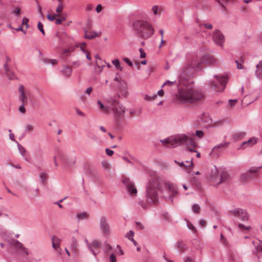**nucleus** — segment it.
Segmentation results:
<instances>
[{
    "label": "nucleus",
    "mask_w": 262,
    "mask_h": 262,
    "mask_svg": "<svg viewBox=\"0 0 262 262\" xmlns=\"http://www.w3.org/2000/svg\"><path fill=\"white\" fill-rule=\"evenodd\" d=\"M257 138L255 137H252L249 139L248 141L244 142L241 145L240 148L244 149L245 145L251 146L256 143Z\"/></svg>",
    "instance_id": "18"
},
{
    "label": "nucleus",
    "mask_w": 262,
    "mask_h": 262,
    "mask_svg": "<svg viewBox=\"0 0 262 262\" xmlns=\"http://www.w3.org/2000/svg\"><path fill=\"white\" fill-rule=\"evenodd\" d=\"M102 166L106 169H109V164L105 162H103L102 163Z\"/></svg>",
    "instance_id": "56"
},
{
    "label": "nucleus",
    "mask_w": 262,
    "mask_h": 262,
    "mask_svg": "<svg viewBox=\"0 0 262 262\" xmlns=\"http://www.w3.org/2000/svg\"><path fill=\"white\" fill-rule=\"evenodd\" d=\"M37 28H38V30L41 32V33L43 35H45V31H44V29H43V25H42V24L40 21H39L37 23Z\"/></svg>",
    "instance_id": "37"
},
{
    "label": "nucleus",
    "mask_w": 262,
    "mask_h": 262,
    "mask_svg": "<svg viewBox=\"0 0 262 262\" xmlns=\"http://www.w3.org/2000/svg\"><path fill=\"white\" fill-rule=\"evenodd\" d=\"M24 105L25 104H22L18 108V111L21 113H23L24 114L25 112H26V109H25V107L24 106Z\"/></svg>",
    "instance_id": "48"
},
{
    "label": "nucleus",
    "mask_w": 262,
    "mask_h": 262,
    "mask_svg": "<svg viewBox=\"0 0 262 262\" xmlns=\"http://www.w3.org/2000/svg\"><path fill=\"white\" fill-rule=\"evenodd\" d=\"M118 90L120 93H122V95L124 97H126L127 94V84L124 80H120L119 83Z\"/></svg>",
    "instance_id": "17"
},
{
    "label": "nucleus",
    "mask_w": 262,
    "mask_h": 262,
    "mask_svg": "<svg viewBox=\"0 0 262 262\" xmlns=\"http://www.w3.org/2000/svg\"><path fill=\"white\" fill-rule=\"evenodd\" d=\"M163 144L167 145V147L174 148L185 144L188 147V150L190 152H196V157L200 158L201 154L197 150H195L196 144L194 140L191 137H189L185 134H179L173 136L162 140Z\"/></svg>",
    "instance_id": "2"
},
{
    "label": "nucleus",
    "mask_w": 262,
    "mask_h": 262,
    "mask_svg": "<svg viewBox=\"0 0 262 262\" xmlns=\"http://www.w3.org/2000/svg\"><path fill=\"white\" fill-rule=\"evenodd\" d=\"M255 74L259 78L262 79V61H260L256 66Z\"/></svg>",
    "instance_id": "24"
},
{
    "label": "nucleus",
    "mask_w": 262,
    "mask_h": 262,
    "mask_svg": "<svg viewBox=\"0 0 262 262\" xmlns=\"http://www.w3.org/2000/svg\"><path fill=\"white\" fill-rule=\"evenodd\" d=\"M17 146L20 154L23 157H24L26 153V150L22 145L19 144H18Z\"/></svg>",
    "instance_id": "33"
},
{
    "label": "nucleus",
    "mask_w": 262,
    "mask_h": 262,
    "mask_svg": "<svg viewBox=\"0 0 262 262\" xmlns=\"http://www.w3.org/2000/svg\"><path fill=\"white\" fill-rule=\"evenodd\" d=\"M47 17L50 21H53L55 19V16H53V15L48 14Z\"/></svg>",
    "instance_id": "57"
},
{
    "label": "nucleus",
    "mask_w": 262,
    "mask_h": 262,
    "mask_svg": "<svg viewBox=\"0 0 262 262\" xmlns=\"http://www.w3.org/2000/svg\"><path fill=\"white\" fill-rule=\"evenodd\" d=\"M152 11L153 12V13L155 15H157L158 14V7L157 5H154L152 7Z\"/></svg>",
    "instance_id": "47"
},
{
    "label": "nucleus",
    "mask_w": 262,
    "mask_h": 262,
    "mask_svg": "<svg viewBox=\"0 0 262 262\" xmlns=\"http://www.w3.org/2000/svg\"><path fill=\"white\" fill-rule=\"evenodd\" d=\"M122 183L125 185L127 191L132 195H136L137 189L135 187L134 183L129 178H124L122 180Z\"/></svg>",
    "instance_id": "13"
},
{
    "label": "nucleus",
    "mask_w": 262,
    "mask_h": 262,
    "mask_svg": "<svg viewBox=\"0 0 262 262\" xmlns=\"http://www.w3.org/2000/svg\"><path fill=\"white\" fill-rule=\"evenodd\" d=\"M262 168V166L251 167L245 173L241 174L240 178L243 182H246L248 179H253L258 176L259 170Z\"/></svg>",
    "instance_id": "8"
},
{
    "label": "nucleus",
    "mask_w": 262,
    "mask_h": 262,
    "mask_svg": "<svg viewBox=\"0 0 262 262\" xmlns=\"http://www.w3.org/2000/svg\"><path fill=\"white\" fill-rule=\"evenodd\" d=\"M76 111L77 114L78 115L82 116V117H84L85 116V114L82 112L80 111L79 109L76 108Z\"/></svg>",
    "instance_id": "59"
},
{
    "label": "nucleus",
    "mask_w": 262,
    "mask_h": 262,
    "mask_svg": "<svg viewBox=\"0 0 262 262\" xmlns=\"http://www.w3.org/2000/svg\"><path fill=\"white\" fill-rule=\"evenodd\" d=\"M102 10V7L101 6V5L100 4H99L97 6L96 8V11H97V13H100Z\"/></svg>",
    "instance_id": "54"
},
{
    "label": "nucleus",
    "mask_w": 262,
    "mask_h": 262,
    "mask_svg": "<svg viewBox=\"0 0 262 262\" xmlns=\"http://www.w3.org/2000/svg\"><path fill=\"white\" fill-rule=\"evenodd\" d=\"M52 241L53 248L57 249L59 247L61 240L56 236H53L52 238Z\"/></svg>",
    "instance_id": "23"
},
{
    "label": "nucleus",
    "mask_w": 262,
    "mask_h": 262,
    "mask_svg": "<svg viewBox=\"0 0 262 262\" xmlns=\"http://www.w3.org/2000/svg\"><path fill=\"white\" fill-rule=\"evenodd\" d=\"M252 244L255 246L257 252H262V242L261 241H253Z\"/></svg>",
    "instance_id": "25"
},
{
    "label": "nucleus",
    "mask_w": 262,
    "mask_h": 262,
    "mask_svg": "<svg viewBox=\"0 0 262 262\" xmlns=\"http://www.w3.org/2000/svg\"><path fill=\"white\" fill-rule=\"evenodd\" d=\"M100 35V33H98L97 32H93L92 33H91V36H89L88 34V31L85 29L84 30V37L88 39H93L96 37L99 36Z\"/></svg>",
    "instance_id": "21"
},
{
    "label": "nucleus",
    "mask_w": 262,
    "mask_h": 262,
    "mask_svg": "<svg viewBox=\"0 0 262 262\" xmlns=\"http://www.w3.org/2000/svg\"><path fill=\"white\" fill-rule=\"evenodd\" d=\"M195 135L198 138H201L204 136V133L202 130H196L195 132Z\"/></svg>",
    "instance_id": "44"
},
{
    "label": "nucleus",
    "mask_w": 262,
    "mask_h": 262,
    "mask_svg": "<svg viewBox=\"0 0 262 262\" xmlns=\"http://www.w3.org/2000/svg\"><path fill=\"white\" fill-rule=\"evenodd\" d=\"M213 39L214 42L218 46L221 47H223V43L225 41L224 35L219 30H215L213 33Z\"/></svg>",
    "instance_id": "14"
},
{
    "label": "nucleus",
    "mask_w": 262,
    "mask_h": 262,
    "mask_svg": "<svg viewBox=\"0 0 262 262\" xmlns=\"http://www.w3.org/2000/svg\"><path fill=\"white\" fill-rule=\"evenodd\" d=\"M80 64V63L78 61H74L73 62H72V66L73 67H77L79 66Z\"/></svg>",
    "instance_id": "64"
},
{
    "label": "nucleus",
    "mask_w": 262,
    "mask_h": 262,
    "mask_svg": "<svg viewBox=\"0 0 262 262\" xmlns=\"http://www.w3.org/2000/svg\"><path fill=\"white\" fill-rule=\"evenodd\" d=\"M164 185L166 189L172 193L169 196L171 202H173V198L178 193L177 187L173 184L163 181L160 177L156 176L151 177L146 186V200L149 204H155L158 201V190L162 191V186Z\"/></svg>",
    "instance_id": "1"
},
{
    "label": "nucleus",
    "mask_w": 262,
    "mask_h": 262,
    "mask_svg": "<svg viewBox=\"0 0 262 262\" xmlns=\"http://www.w3.org/2000/svg\"><path fill=\"white\" fill-rule=\"evenodd\" d=\"M214 80L209 81V85L211 89L215 92L223 91L226 84L227 77L225 76H219L214 75Z\"/></svg>",
    "instance_id": "6"
},
{
    "label": "nucleus",
    "mask_w": 262,
    "mask_h": 262,
    "mask_svg": "<svg viewBox=\"0 0 262 262\" xmlns=\"http://www.w3.org/2000/svg\"><path fill=\"white\" fill-rule=\"evenodd\" d=\"M229 104L231 106H234L237 102V99H230L229 100Z\"/></svg>",
    "instance_id": "52"
},
{
    "label": "nucleus",
    "mask_w": 262,
    "mask_h": 262,
    "mask_svg": "<svg viewBox=\"0 0 262 262\" xmlns=\"http://www.w3.org/2000/svg\"><path fill=\"white\" fill-rule=\"evenodd\" d=\"M4 69L5 71L6 76L10 80L13 79L14 78V73L10 70L8 66H7V63H4Z\"/></svg>",
    "instance_id": "20"
},
{
    "label": "nucleus",
    "mask_w": 262,
    "mask_h": 262,
    "mask_svg": "<svg viewBox=\"0 0 262 262\" xmlns=\"http://www.w3.org/2000/svg\"><path fill=\"white\" fill-rule=\"evenodd\" d=\"M88 214L86 212H81L76 215V217L79 220H85L88 218Z\"/></svg>",
    "instance_id": "30"
},
{
    "label": "nucleus",
    "mask_w": 262,
    "mask_h": 262,
    "mask_svg": "<svg viewBox=\"0 0 262 262\" xmlns=\"http://www.w3.org/2000/svg\"><path fill=\"white\" fill-rule=\"evenodd\" d=\"M123 60L130 67L133 66L132 62L127 57H125L123 58Z\"/></svg>",
    "instance_id": "46"
},
{
    "label": "nucleus",
    "mask_w": 262,
    "mask_h": 262,
    "mask_svg": "<svg viewBox=\"0 0 262 262\" xmlns=\"http://www.w3.org/2000/svg\"><path fill=\"white\" fill-rule=\"evenodd\" d=\"M157 97L156 95L148 96L146 95L144 97V99L146 101H151Z\"/></svg>",
    "instance_id": "39"
},
{
    "label": "nucleus",
    "mask_w": 262,
    "mask_h": 262,
    "mask_svg": "<svg viewBox=\"0 0 262 262\" xmlns=\"http://www.w3.org/2000/svg\"><path fill=\"white\" fill-rule=\"evenodd\" d=\"M238 227L241 230H249L251 229L250 226H246L243 224L240 223L238 224Z\"/></svg>",
    "instance_id": "38"
},
{
    "label": "nucleus",
    "mask_w": 262,
    "mask_h": 262,
    "mask_svg": "<svg viewBox=\"0 0 262 262\" xmlns=\"http://www.w3.org/2000/svg\"><path fill=\"white\" fill-rule=\"evenodd\" d=\"M67 18V14L66 13L61 14L59 17V18L62 21L66 20Z\"/></svg>",
    "instance_id": "51"
},
{
    "label": "nucleus",
    "mask_w": 262,
    "mask_h": 262,
    "mask_svg": "<svg viewBox=\"0 0 262 262\" xmlns=\"http://www.w3.org/2000/svg\"><path fill=\"white\" fill-rule=\"evenodd\" d=\"M100 226L103 233L105 235H109L110 234V226L107 222L106 216H102L100 219Z\"/></svg>",
    "instance_id": "15"
},
{
    "label": "nucleus",
    "mask_w": 262,
    "mask_h": 262,
    "mask_svg": "<svg viewBox=\"0 0 262 262\" xmlns=\"http://www.w3.org/2000/svg\"><path fill=\"white\" fill-rule=\"evenodd\" d=\"M192 209L193 211L195 213H198L200 210V207L197 204H194L192 206Z\"/></svg>",
    "instance_id": "34"
},
{
    "label": "nucleus",
    "mask_w": 262,
    "mask_h": 262,
    "mask_svg": "<svg viewBox=\"0 0 262 262\" xmlns=\"http://www.w3.org/2000/svg\"><path fill=\"white\" fill-rule=\"evenodd\" d=\"M229 144V142H225L224 143H221V144H220L219 145H217L215 146L213 148L211 152H213V151L215 150L216 149H222L223 148H225L228 147Z\"/></svg>",
    "instance_id": "27"
},
{
    "label": "nucleus",
    "mask_w": 262,
    "mask_h": 262,
    "mask_svg": "<svg viewBox=\"0 0 262 262\" xmlns=\"http://www.w3.org/2000/svg\"><path fill=\"white\" fill-rule=\"evenodd\" d=\"M112 63L117 69L121 71L123 70V68L121 67L120 66V63L119 59H115V60L112 61Z\"/></svg>",
    "instance_id": "28"
},
{
    "label": "nucleus",
    "mask_w": 262,
    "mask_h": 262,
    "mask_svg": "<svg viewBox=\"0 0 262 262\" xmlns=\"http://www.w3.org/2000/svg\"><path fill=\"white\" fill-rule=\"evenodd\" d=\"M9 248L15 250L17 252H21L25 253L26 255L28 254L27 249L24 247L23 244L17 240H12L9 243Z\"/></svg>",
    "instance_id": "12"
},
{
    "label": "nucleus",
    "mask_w": 262,
    "mask_h": 262,
    "mask_svg": "<svg viewBox=\"0 0 262 262\" xmlns=\"http://www.w3.org/2000/svg\"><path fill=\"white\" fill-rule=\"evenodd\" d=\"M186 163L187 167H192L193 162H192V159H191L190 161H186L185 162Z\"/></svg>",
    "instance_id": "55"
},
{
    "label": "nucleus",
    "mask_w": 262,
    "mask_h": 262,
    "mask_svg": "<svg viewBox=\"0 0 262 262\" xmlns=\"http://www.w3.org/2000/svg\"><path fill=\"white\" fill-rule=\"evenodd\" d=\"M28 23H29V19L26 18V17H24L23 19V21H22V25H24L26 26V28L27 29L28 28H29V24H28Z\"/></svg>",
    "instance_id": "42"
},
{
    "label": "nucleus",
    "mask_w": 262,
    "mask_h": 262,
    "mask_svg": "<svg viewBox=\"0 0 262 262\" xmlns=\"http://www.w3.org/2000/svg\"><path fill=\"white\" fill-rule=\"evenodd\" d=\"M142 113V108H140L137 111L135 110H131L129 112V114L131 116H134L135 115L139 116Z\"/></svg>",
    "instance_id": "31"
},
{
    "label": "nucleus",
    "mask_w": 262,
    "mask_h": 262,
    "mask_svg": "<svg viewBox=\"0 0 262 262\" xmlns=\"http://www.w3.org/2000/svg\"><path fill=\"white\" fill-rule=\"evenodd\" d=\"M136 34L141 38L147 39L154 33V29L151 24L146 21L138 20L133 25Z\"/></svg>",
    "instance_id": "5"
},
{
    "label": "nucleus",
    "mask_w": 262,
    "mask_h": 262,
    "mask_svg": "<svg viewBox=\"0 0 262 262\" xmlns=\"http://www.w3.org/2000/svg\"><path fill=\"white\" fill-rule=\"evenodd\" d=\"M111 104L112 109L117 121L121 120L123 118L125 112L124 107L121 105L118 101L115 99L112 100Z\"/></svg>",
    "instance_id": "7"
},
{
    "label": "nucleus",
    "mask_w": 262,
    "mask_h": 262,
    "mask_svg": "<svg viewBox=\"0 0 262 262\" xmlns=\"http://www.w3.org/2000/svg\"><path fill=\"white\" fill-rule=\"evenodd\" d=\"M58 156L65 166L70 167L75 163L76 159L75 156H67L61 152H58Z\"/></svg>",
    "instance_id": "9"
},
{
    "label": "nucleus",
    "mask_w": 262,
    "mask_h": 262,
    "mask_svg": "<svg viewBox=\"0 0 262 262\" xmlns=\"http://www.w3.org/2000/svg\"><path fill=\"white\" fill-rule=\"evenodd\" d=\"M63 9V5L61 3H60L58 4V6L57 7L56 11L57 13H61Z\"/></svg>",
    "instance_id": "41"
},
{
    "label": "nucleus",
    "mask_w": 262,
    "mask_h": 262,
    "mask_svg": "<svg viewBox=\"0 0 262 262\" xmlns=\"http://www.w3.org/2000/svg\"><path fill=\"white\" fill-rule=\"evenodd\" d=\"M36 5L38 7V13L40 14L41 17H43V14H42V11H41V7L40 5H39V3L37 1L36 2Z\"/></svg>",
    "instance_id": "43"
},
{
    "label": "nucleus",
    "mask_w": 262,
    "mask_h": 262,
    "mask_svg": "<svg viewBox=\"0 0 262 262\" xmlns=\"http://www.w3.org/2000/svg\"><path fill=\"white\" fill-rule=\"evenodd\" d=\"M204 97L203 94L193 88H186L180 89L177 96L182 103H195L200 101Z\"/></svg>",
    "instance_id": "4"
},
{
    "label": "nucleus",
    "mask_w": 262,
    "mask_h": 262,
    "mask_svg": "<svg viewBox=\"0 0 262 262\" xmlns=\"http://www.w3.org/2000/svg\"><path fill=\"white\" fill-rule=\"evenodd\" d=\"M139 51L140 53V57L141 58H144L146 57V53L144 51V50L142 48H140L139 49Z\"/></svg>",
    "instance_id": "50"
},
{
    "label": "nucleus",
    "mask_w": 262,
    "mask_h": 262,
    "mask_svg": "<svg viewBox=\"0 0 262 262\" xmlns=\"http://www.w3.org/2000/svg\"><path fill=\"white\" fill-rule=\"evenodd\" d=\"M204 27L208 29H212V25L211 24H204Z\"/></svg>",
    "instance_id": "60"
},
{
    "label": "nucleus",
    "mask_w": 262,
    "mask_h": 262,
    "mask_svg": "<svg viewBox=\"0 0 262 262\" xmlns=\"http://www.w3.org/2000/svg\"><path fill=\"white\" fill-rule=\"evenodd\" d=\"M43 61L46 63H51L52 64H55L58 62V60L56 59H48L44 58Z\"/></svg>",
    "instance_id": "35"
},
{
    "label": "nucleus",
    "mask_w": 262,
    "mask_h": 262,
    "mask_svg": "<svg viewBox=\"0 0 262 262\" xmlns=\"http://www.w3.org/2000/svg\"><path fill=\"white\" fill-rule=\"evenodd\" d=\"M218 62L217 60L213 56L206 55L199 60H193L188 65L184 67L180 74V80L187 79L189 76L191 69L198 70L201 68L202 64L215 65Z\"/></svg>",
    "instance_id": "3"
},
{
    "label": "nucleus",
    "mask_w": 262,
    "mask_h": 262,
    "mask_svg": "<svg viewBox=\"0 0 262 262\" xmlns=\"http://www.w3.org/2000/svg\"><path fill=\"white\" fill-rule=\"evenodd\" d=\"M48 174L45 171L41 172L39 175V179L40 182L42 184H45L46 183L47 180L48 179Z\"/></svg>",
    "instance_id": "26"
},
{
    "label": "nucleus",
    "mask_w": 262,
    "mask_h": 262,
    "mask_svg": "<svg viewBox=\"0 0 262 262\" xmlns=\"http://www.w3.org/2000/svg\"><path fill=\"white\" fill-rule=\"evenodd\" d=\"M176 246L180 253H182L188 249L186 244L182 241H178Z\"/></svg>",
    "instance_id": "19"
},
{
    "label": "nucleus",
    "mask_w": 262,
    "mask_h": 262,
    "mask_svg": "<svg viewBox=\"0 0 262 262\" xmlns=\"http://www.w3.org/2000/svg\"><path fill=\"white\" fill-rule=\"evenodd\" d=\"M235 63L237 64V68L238 69H243V67L241 64V63L239 62L238 60H236L235 61Z\"/></svg>",
    "instance_id": "58"
},
{
    "label": "nucleus",
    "mask_w": 262,
    "mask_h": 262,
    "mask_svg": "<svg viewBox=\"0 0 262 262\" xmlns=\"http://www.w3.org/2000/svg\"><path fill=\"white\" fill-rule=\"evenodd\" d=\"M230 215L240 218L243 221L249 220V216L246 210L241 208H236L229 211Z\"/></svg>",
    "instance_id": "11"
},
{
    "label": "nucleus",
    "mask_w": 262,
    "mask_h": 262,
    "mask_svg": "<svg viewBox=\"0 0 262 262\" xmlns=\"http://www.w3.org/2000/svg\"><path fill=\"white\" fill-rule=\"evenodd\" d=\"M175 83V81H170L169 80L166 81L162 85V87H163L164 85H171Z\"/></svg>",
    "instance_id": "53"
},
{
    "label": "nucleus",
    "mask_w": 262,
    "mask_h": 262,
    "mask_svg": "<svg viewBox=\"0 0 262 262\" xmlns=\"http://www.w3.org/2000/svg\"><path fill=\"white\" fill-rule=\"evenodd\" d=\"M221 179L220 182L218 183V184L225 182L229 177V175L227 172H223L221 174Z\"/></svg>",
    "instance_id": "32"
},
{
    "label": "nucleus",
    "mask_w": 262,
    "mask_h": 262,
    "mask_svg": "<svg viewBox=\"0 0 262 262\" xmlns=\"http://www.w3.org/2000/svg\"><path fill=\"white\" fill-rule=\"evenodd\" d=\"M18 92L19 93V100L22 102V104H27L28 103V98L25 94L24 87L23 85L19 86Z\"/></svg>",
    "instance_id": "16"
},
{
    "label": "nucleus",
    "mask_w": 262,
    "mask_h": 262,
    "mask_svg": "<svg viewBox=\"0 0 262 262\" xmlns=\"http://www.w3.org/2000/svg\"><path fill=\"white\" fill-rule=\"evenodd\" d=\"M110 262H116V257L115 254H112L110 256Z\"/></svg>",
    "instance_id": "45"
},
{
    "label": "nucleus",
    "mask_w": 262,
    "mask_h": 262,
    "mask_svg": "<svg viewBox=\"0 0 262 262\" xmlns=\"http://www.w3.org/2000/svg\"><path fill=\"white\" fill-rule=\"evenodd\" d=\"M246 135L245 132L236 133L233 135V138L236 140H238L241 138L244 137Z\"/></svg>",
    "instance_id": "29"
},
{
    "label": "nucleus",
    "mask_w": 262,
    "mask_h": 262,
    "mask_svg": "<svg viewBox=\"0 0 262 262\" xmlns=\"http://www.w3.org/2000/svg\"><path fill=\"white\" fill-rule=\"evenodd\" d=\"M85 243L91 252L96 256L99 253L100 244L97 240H93L91 243L89 242L86 238L84 240Z\"/></svg>",
    "instance_id": "10"
},
{
    "label": "nucleus",
    "mask_w": 262,
    "mask_h": 262,
    "mask_svg": "<svg viewBox=\"0 0 262 262\" xmlns=\"http://www.w3.org/2000/svg\"><path fill=\"white\" fill-rule=\"evenodd\" d=\"M93 91V88L92 87H89L85 90V93H86L88 95H90Z\"/></svg>",
    "instance_id": "61"
},
{
    "label": "nucleus",
    "mask_w": 262,
    "mask_h": 262,
    "mask_svg": "<svg viewBox=\"0 0 262 262\" xmlns=\"http://www.w3.org/2000/svg\"><path fill=\"white\" fill-rule=\"evenodd\" d=\"M187 227H188L189 229H190V230L193 231L194 232H196V229L195 227L190 222L187 223Z\"/></svg>",
    "instance_id": "40"
},
{
    "label": "nucleus",
    "mask_w": 262,
    "mask_h": 262,
    "mask_svg": "<svg viewBox=\"0 0 262 262\" xmlns=\"http://www.w3.org/2000/svg\"><path fill=\"white\" fill-rule=\"evenodd\" d=\"M185 262H193V260L189 256H186L185 258Z\"/></svg>",
    "instance_id": "63"
},
{
    "label": "nucleus",
    "mask_w": 262,
    "mask_h": 262,
    "mask_svg": "<svg viewBox=\"0 0 262 262\" xmlns=\"http://www.w3.org/2000/svg\"><path fill=\"white\" fill-rule=\"evenodd\" d=\"M27 130L28 132H31L33 130V126L32 125H28L26 127Z\"/></svg>",
    "instance_id": "62"
},
{
    "label": "nucleus",
    "mask_w": 262,
    "mask_h": 262,
    "mask_svg": "<svg viewBox=\"0 0 262 262\" xmlns=\"http://www.w3.org/2000/svg\"><path fill=\"white\" fill-rule=\"evenodd\" d=\"M105 152L108 156H112L114 154V151L109 148H106Z\"/></svg>",
    "instance_id": "49"
},
{
    "label": "nucleus",
    "mask_w": 262,
    "mask_h": 262,
    "mask_svg": "<svg viewBox=\"0 0 262 262\" xmlns=\"http://www.w3.org/2000/svg\"><path fill=\"white\" fill-rule=\"evenodd\" d=\"M72 70L71 67L68 66H64L63 69L61 70L62 73L67 77L70 76L72 74Z\"/></svg>",
    "instance_id": "22"
},
{
    "label": "nucleus",
    "mask_w": 262,
    "mask_h": 262,
    "mask_svg": "<svg viewBox=\"0 0 262 262\" xmlns=\"http://www.w3.org/2000/svg\"><path fill=\"white\" fill-rule=\"evenodd\" d=\"M97 103L99 105L100 108L102 110H103L104 112H105V113H107L108 112V108L107 107H105L102 103V102L98 100V102H97Z\"/></svg>",
    "instance_id": "36"
}]
</instances>
